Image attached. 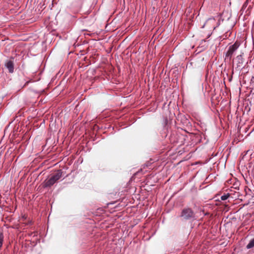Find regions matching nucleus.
Here are the masks:
<instances>
[{
  "label": "nucleus",
  "mask_w": 254,
  "mask_h": 254,
  "mask_svg": "<svg viewBox=\"0 0 254 254\" xmlns=\"http://www.w3.org/2000/svg\"><path fill=\"white\" fill-rule=\"evenodd\" d=\"M5 66L8 69L10 73H12L14 71L13 63L12 61H9L5 64Z\"/></svg>",
  "instance_id": "39448f33"
},
{
  "label": "nucleus",
  "mask_w": 254,
  "mask_h": 254,
  "mask_svg": "<svg viewBox=\"0 0 254 254\" xmlns=\"http://www.w3.org/2000/svg\"><path fill=\"white\" fill-rule=\"evenodd\" d=\"M181 217L186 220L190 219L194 217V213L191 209L187 208L182 210Z\"/></svg>",
  "instance_id": "7ed1b4c3"
},
{
  "label": "nucleus",
  "mask_w": 254,
  "mask_h": 254,
  "mask_svg": "<svg viewBox=\"0 0 254 254\" xmlns=\"http://www.w3.org/2000/svg\"><path fill=\"white\" fill-rule=\"evenodd\" d=\"M215 19H214V17H211V18H209V19L206 21V22H205V23L203 24V25L202 26V28H204V27L205 25L206 24H207L208 22H211L213 23V22H215Z\"/></svg>",
  "instance_id": "0eeeda50"
},
{
  "label": "nucleus",
  "mask_w": 254,
  "mask_h": 254,
  "mask_svg": "<svg viewBox=\"0 0 254 254\" xmlns=\"http://www.w3.org/2000/svg\"><path fill=\"white\" fill-rule=\"evenodd\" d=\"M63 172L60 170L44 182L45 187H50L55 184L62 176Z\"/></svg>",
  "instance_id": "f257e3e1"
},
{
  "label": "nucleus",
  "mask_w": 254,
  "mask_h": 254,
  "mask_svg": "<svg viewBox=\"0 0 254 254\" xmlns=\"http://www.w3.org/2000/svg\"><path fill=\"white\" fill-rule=\"evenodd\" d=\"M230 196V194L229 193L224 194L221 196V199L222 200H225L228 199V198Z\"/></svg>",
  "instance_id": "6e6552de"
},
{
  "label": "nucleus",
  "mask_w": 254,
  "mask_h": 254,
  "mask_svg": "<svg viewBox=\"0 0 254 254\" xmlns=\"http://www.w3.org/2000/svg\"><path fill=\"white\" fill-rule=\"evenodd\" d=\"M243 55V53H242V54H241L240 55H238L236 58V61L237 63V66L238 67L241 66L244 63Z\"/></svg>",
  "instance_id": "20e7f679"
},
{
  "label": "nucleus",
  "mask_w": 254,
  "mask_h": 254,
  "mask_svg": "<svg viewBox=\"0 0 254 254\" xmlns=\"http://www.w3.org/2000/svg\"><path fill=\"white\" fill-rule=\"evenodd\" d=\"M239 46L240 44L237 42H235L233 45L230 46L228 48V49L226 53L225 60L229 59L230 60L232 59L234 53L237 51Z\"/></svg>",
  "instance_id": "f03ea898"
},
{
  "label": "nucleus",
  "mask_w": 254,
  "mask_h": 254,
  "mask_svg": "<svg viewBox=\"0 0 254 254\" xmlns=\"http://www.w3.org/2000/svg\"><path fill=\"white\" fill-rule=\"evenodd\" d=\"M254 248V238L251 239L246 246L247 249H250Z\"/></svg>",
  "instance_id": "423d86ee"
}]
</instances>
